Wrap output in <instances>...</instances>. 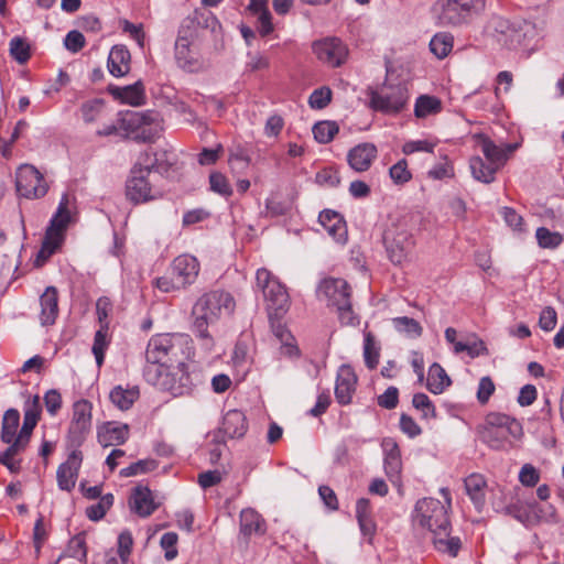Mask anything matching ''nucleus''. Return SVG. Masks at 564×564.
Masks as SVG:
<instances>
[{"instance_id":"1","label":"nucleus","mask_w":564,"mask_h":564,"mask_svg":"<svg viewBox=\"0 0 564 564\" xmlns=\"http://www.w3.org/2000/svg\"><path fill=\"white\" fill-rule=\"evenodd\" d=\"M194 356L193 341L184 334L158 335L148 345L143 376L150 384L175 397L191 390L187 361Z\"/></svg>"},{"instance_id":"2","label":"nucleus","mask_w":564,"mask_h":564,"mask_svg":"<svg viewBox=\"0 0 564 564\" xmlns=\"http://www.w3.org/2000/svg\"><path fill=\"white\" fill-rule=\"evenodd\" d=\"M441 494L444 502L424 498L416 503L414 522L433 534L434 546L440 552L456 556L460 549V541L458 538L449 536L451 523L447 512L452 506V499L448 489L442 488Z\"/></svg>"},{"instance_id":"3","label":"nucleus","mask_w":564,"mask_h":564,"mask_svg":"<svg viewBox=\"0 0 564 564\" xmlns=\"http://www.w3.org/2000/svg\"><path fill=\"white\" fill-rule=\"evenodd\" d=\"M235 307L234 297L225 291L206 293L196 301L192 310V328L205 341L207 348H212L214 345L208 326L223 317L230 316Z\"/></svg>"},{"instance_id":"4","label":"nucleus","mask_w":564,"mask_h":564,"mask_svg":"<svg viewBox=\"0 0 564 564\" xmlns=\"http://www.w3.org/2000/svg\"><path fill=\"white\" fill-rule=\"evenodd\" d=\"M76 220L75 197L64 194L61 198L56 213L53 215L45 231L42 247L39 250L34 265L40 268L61 248L65 240L68 226Z\"/></svg>"},{"instance_id":"5","label":"nucleus","mask_w":564,"mask_h":564,"mask_svg":"<svg viewBox=\"0 0 564 564\" xmlns=\"http://www.w3.org/2000/svg\"><path fill=\"white\" fill-rule=\"evenodd\" d=\"M480 438L491 448L502 449L513 440L522 435V426L519 421L502 413L487 414L485 422L478 426Z\"/></svg>"},{"instance_id":"6","label":"nucleus","mask_w":564,"mask_h":564,"mask_svg":"<svg viewBox=\"0 0 564 564\" xmlns=\"http://www.w3.org/2000/svg\"><path fill=\"white\" fill-rule=\"evenodd\" d=\"M317 297L327 306L335 307L343 325H355L358 322L351 307V290L340 278H325L317 288Z\"/></svg>"},{"instance_id":"7","label":"nucleus","mask_w":564,"mask_h":564,"mask_svg":"<svg viewBox=\"0 0 564 564\" xmlns=\"http://www.w3.org/2000/svg\"><path fill=\"white\" fill-rule=\"evenodd\" d=\"M163 120L155 111H127L120 119V128L137 140L151 142L163 130Z\"/></svg>"},{"instance_id":"8","label":"nucleus","mask_w":564,"mask_h":564,"mask_svg":"<svg viewBox=\"0 0 564 564\" xmlns=\"http://www.w3.org/2000/svg\"><path fill=\"white\" fill-rule=\"evenodd\" d=\"M256 283L267 301L270 317L282 316L289 308V294L285 288L264 268L257 271Z\"/></svg>"},{"instance_id":"9","label":"nucleus","mask_w":564,"mask_h":564,"mask_svg":"<svg viewBox=\"0 0 564 564\" xmlns=\"http://www.w3.org/2000/svg\"><path fill=\"white\" fill-rule=\"evenodd\" d=\"M384 245L390 260L395 264L408 261L414 240L404 224H392L384 232Z\"/></svg>"},{"instance_id":"10","label":"nucleus","mask_w":564,"mask_h":564,"mask_svg":"<svg viewBox=\"0 0 564 564\" xmlns=\"http://www.w3.org/2000/svg\"><path fill=\"white\" fill-rule=\"evenodd\" d=\"M369 106L371 109L384 115H398L401 112L409 100V93L405 86L397 85L384 87L381 90H371L369 93Z\"/></svg>"},{"instance_id":"11","label":"nucleus","mask_w":564,"mask_h":564,"mask_svg":"<svg viewBox=\"0 0 564 564\" xmlns=\"http://www.w3.org/2000/svg\"><path fill=\"white\" fill-rule=\"evenodd\" d=\"M15 187L18 194L28 199L41 198L48 191L43 174L32 164H22L17 169Z\"/></svg>"},{"instance_id":"12","label":"nucleus","mask_w":564,"mask_h":564,"mask_svg":"<svg viewBox=\"0 0 564 564\" xmlns=\"http://www.w3.org/2000/svg\"><path fill=\"white\" fill-rule=\"evenodd\" d=\"M149 176L150 172L147 169L139 164L133 167L126 185V196L133 204L148 203L162 196L161 192L153 187Z\"/></svg>"},{"instance_id":"13","label":"nucleus","mask_w":564,"mask_h":564,"mask_svg":"<svg viewBox=\"0 0 564 564\" xmlns=\"http://www.w3.org/2000/svg\"><path fill=\"white\" fill-rule=\"evenodd\" d=\"M175 59L184 69L196 70L200 67L198 50L195 45L194 32L182 29L175 42Z\"/></svg>"},{"instance_id":"14","label":"nucleus","mask_w":564,"mask_h":564,"mask_svg":"<svg viewBox=\"0 0 564 564\" xmlns=\"http://www.w3.org/2000/svg\"><path fill=\"white\" fill-rule=\"evenodd\" d=\"M433 17L440 26H459L470 21L473 14L453 0H436L432 7Z\"/></svg>"},{"instance_id":"15","label":"nucleus","mask_w":564,"mask_h":564,"mask_svg":"<svg viewBox=\"0 0 564 564\" xmlns=\"http://www.w3.org/2000/svg\"><path fill=\"white\" fill-rule=\"evenodd\" d=\"M315 56L329 67L340 66L347 58V46L336 37H326L314 42Z\"/></svg>"},{"instance_id":"16","label":"nucleus","mask_w":564,"mask_h":564,"mask_svg":"<svg viewBox=\"0 0 564 564\" xmlns=\"http://www.w3.org/2000/svg\"><path fill=\"white\" fill-rule=\"evenodd\" d=\"M91 426V404L87 401H78L74 404L73 419L69 425V440L79 446Z\"/></svg>"},{"instance_id":"17","label":"nucleus","mask_w":564,"mask_h":564,"mask_svg":"<svg viewBox=\"0 0 564 564\" xmlns=\"http://www.w3.org/2000/svg\"><path fill=\"white\" fill-rule=\"evenodd\" d=\"M248 431V423L245 414L239 410H229L223 417L219 430L215 433L220 436L219 442L226 440L241 438Z\"/></svg>"},{"instance_id":"18","label":"nucleus","mask_w":564,"mask_h":564,"mask_svg":"<svg viewBox=\"0 0 564 564\" xmlns=\"http://www.w3.org/2000/svg\"><path fill=\"white\" fill-rule=\"evenodd\" d=\"M82 462L83 453L74 449L67 460L58 466L56 479L59 489L70 491L75 487Z\"/></svg>"},{"instance_id":"19","label":"nucleus","mask_w":564,"mask_h":564,"mask_svg":"<svg viewBox=\"0 0 564 564\" xmlns=\"http://www.w3.org/2000/svg\"><path fill=\"white\" fill-rule=\"evenodd\" d=\"M377 156V147L370 142H362L348 151L347 162L354 171L361 173L370 169Z\"/></svg>"},{"instance_id":"20","label":"nucleus","mask_w":564,"mask_h":564,"mask_svg":"<svg viewBox=\"0 0 564 564\" xmlns=\"http://www.w3.org/2000/svg\"><path fill=\"white\" fill-rule=\"evenodd\" d=\"M171 269L178 280V284L185 289L187 285L195 282L199 273V263L197 259L189 254H182L176 257Z\"/></svg>"},{"instance_id":"21","label":"nucleus","mask_w":564,"mask_h":564,"mask_svg":"<svg viewBox=\"0 0 564 564\" xmlns=\"http://www.w3.org/2000/svg\"><path fill=\"white\" fill-rule=\"evenodd\" d=\"M357 376L350 366H341L338 370L335 395L337 401L343 404H349L355 393Z\"/></svg>"},{"instance_id":"22","label":"nucleus","mask_w":564,"mask_h":564,"mask_svg":"<svg viewBox=\"0 0 564 564\" xmlns=\"http://www.w3.org/2000/svg\"><path fill=\"white\" fill-rule=\"evenodd\" d=\"M129 437V426L123 423L105 422L97 430V438L101 446L108 447L123 444Z\"/></svg>"},{"instance_id":"23","label":"nucleus","mask_w":564,"mask_h":564,"mask_svg":"<svg viewBox=\"0 0 564 564\" xmlns=\"http://www.w3.org/2000/svg\"><path fill=\"white\" fill-rule=\"evenodd\" d=\"M150 173L152 170L160 172L167 171L169 167L176 164V154L167 149H158L155 152H145L138 163Z\"/></svg>"},{"instance_id":"24","label":"nucleus","mask_w":564,"mask_h":564,"mask_svg":"<svg viewBox=\"0 0 564 564\" xmlns=\"http://www.w3.org/2000/svg\"><path fill=\"white\" fill-rule=\"evenodd\" d=\"M532 29L530 23H523L520 26L501 24L498 42L508 48L516 50L525 45V37Z\"/></svg>"},{"instance_id":"25","label":"nucleus","mask_w":564,"mask_h":564,"mask_svg":"<svg viewBox=\"0 0 564 564\" xmlns=\"http://www.w3.org/2000/svg\"><path fill=\"white\" fill-rule=\"evenodd\" d=\"M40 321L43 326L53 325L58 315V292L48 286L40 297Z\"/></svg>"},{"instance_id":"26","label":"nucleus","mask_w":564,"mask_h":564,"mask_svg":"<svg viewBox=\"0 0 564 564\" xmlns=\"http://www.w3.org/2000/svg\"><path fill=\"white\" fill-rule=\"evenodd\" d=\"M318 221L335 241H346V224L338 213L333 210H324L319 214Z\"/></svg>"},{"instance_id":"27","label":"nucleus","mask_w":564,"mask_h":564,"mask_svg":"<svg viewBox=\"0 0 564 564\" xmlns=\"http://www.w3.org/2000/svg\"><path fill=\"white\" fill-rule=\"evenodd\" d=\"M476 145L485 155L487 161L499 170L507 161V152L505 149L496 145L489 138L478 134L475 137Z\"/></svg>"},{"instance_id":"28","label":"nucleus","mask_w":564,"mask_h":564,"mask_svg":"<svg viewBox=\"0 0 564 564\" xmlns=\"http://www.w3.org/2000/svg\"><path fill=\"white\" fill-rule=\"evenodd\" d=\"M130 52L122 45H116L108 56V69L116 77L124 76L130 70Z\"/></svg>"},{"instance_id":"29","label":"nucleus","mask_w":564,"mask_h":564,"mask_svg":"<svg viewBox=\"0 0 564 564\" xmlns=\"http://www.w3.org/2000/svg\"><path fill=\"white\" fill-rule=\"evenodd\" d=\"M130 507L140 517L150 516L156 509L151 490L148 487H137L130 497Z\"/></svg>"},{"instance_id":"30","label":"nucleus","mask_w":564,"mask_h":564,"mask_svg":"<svg viewBox=\"0 0 564 564\" xmlns=\"http://www.w3.org/2000/svg\"><path fill=\"white\" fill-rule=\"evenodd\" d=\"M465 490L476 508L480 509L485 505V497L488 485L485 477L480 474H471L464 480Z\"/></svg>"},{"instance_id":"31","label":"nucleus","mask_w":564,"mask_h":564,"mask_svg":"<svg viewBox=\"0 0 564 564\" xmlns=\"http://www.w3.org/2000/svg\"><path fill=\"white\" fill-rule=\"evenodd\" d=\"M138 387L116 386L109 393L111 403L121 411L129 410L139 399Z\"/></svg>"},{"instance_id":"32","label":"nucleus","mask_w":564,"mask_h":564,"mask_svg":"<svg viewBox=\"0 0 564 564\" xmlns=\"http://www.w3.org/2000/svg\"><path fill=\"white\" fill-rule=\"evenodd\" d=\"M386 448V458H384V468L387 476L390 478L392 482H397L399 480V475L402 468L401 456L398 445L392 441H387L384 443Z\"/></svg>"},{"instance_id":"33","label":"nucleus","mask_w":564,"mask_h":564,"mask_svg":"<svg viewBox=\"0 0 564 564\" xmlns=\"http://www.w3.org/2000/svg\"><path fill=\"white\" fill-rule=\"evenodd\" d=\"M451 383L452 380L444 368L440 364L434 362L429 369L426 388L434 394H441Z\"/></svg>"},{"instance_id":"34","label":"nucleus","mask_w":564,"mask_h":564,"mask_svg":"<svg viewBox=\"0 0 564 564\" xmlns=\"http://www.w3.org/2000/svg\"><path fill=\"white\" fill-rule=\"evenodd\" d=\"M240 531L245 535L262 534L265 531L264 520L253 509H245L240 513Z\"/></svg>"},{"instance_id":"35","label":"nucleus","mask_w":564,"mask_h":564,"mask_svg":"<svg viewBox=\"0 0 564 564\" xmlns=\"http://www.w3.org/2000/svg\"><path fill=\"white\" fill-rule=\"evenodd\" d=\"M20 423V413L15 409L8 410L2 420V429H1V440L3 443L13 444L18 434V427Z\"/></svg>"},{"instance_id":"36","label":"nucleus","mask_w":564,"mask_h":564,"mask_svg":"<svg viewBox=\"0 0 564 564\" xmlns=\"http://www.w3.org/2000/svg\"><path fill=\"white\" fill-rule=\"evenodd\" d=\"M469 167L473 176L477 181L487 184L495 180V174L498 171L495 165H491L489 162L485 163L484 160L479 156H474L470 159Z\"/></svg>"},{"instance_id":"37","label":"nucleus","mask_w":564,"mask_h":564,"mask_svg":"<svg viewBox=\"0 0 564 564\" xmlns=\"http://www.w3.org/2000/svg\"><path fill=\"white\" fill-rule=\"evenodd\" d=\"M442 110V102L438 98L422 95L415 101L414 115L419 119L426 118L432 115H436Z\"/></svg>"},{"instance_id":"38","label":"nucleus","mask_w":564,"mask_h":564,"mask_svg":"<svg viewBox=\"0 0 564 564\" xmlns=\"http://www.w3.org/2000/svg\"><path fill=\"white\" fill-rule=\"evenodd\" d=\"M508 513L525 525H533L540 521L539 510L535 505L511 506Z\"/></svg>"},{"instance_id":"39","label":"nucleus","mask_w":564,"mask_h":564,"mask_svg":"<svg viewBox=\"0 0 564 564\" xmlns=\"http://www.w3.org/2000/svg\"><path fill=\"white\" fill-rule=\"evenodd\" d=\"M115 95L123 102H127L131 106H139L143 102L144 99L143 85L138 82L123 88H117L115 90Z\"/></svg>"},{"instance_id":"40","label":"nucleus","mask_w":564,"mask_h":564,"mask_svg":"<svg viewBox=\"0 0 564 564\" xmlns=\"http://www.w3.org/2000/svg\"><path fill=\"white\" fill-rule=\"evenodd\" d=\"M339 127L335 121H319L313 127L314 139L318 143H329L338 133Z\"/></svg>"},{"instance_id":"41","label":"nucleus","mask_w":564,"mask_h":564,"mask_svg":"<svg viewBox=\"0 0 564 564\" xmlns=\"http://www.w3.org/2000/svg\"><path fill=\"white\" fill-rule=\"evenodd\" d=\"M431 52L438 58L446 57L453 48V36L448 33H438L430 42Z\"/></svg>"},{"instance_id":"42","label":"nucleus","mask_w":564,"mask_h":564,"mask_svg":"<svg viewBox=\"0 0 564 564\" xmlns=\"http://www.w3.org/2000/svg\"><path fill=\"white\" fill-rule=\"evenodd\" d=\"M380 348L376 343L375 336L368 332L365 334L364 358L369 369H375L379 364Z\"/></svg>"},{"instance_id":"43","label":"nucleus","mask_w":564,"mask_h":564,"mask_svg":"<svg viewBox=\"0 0 564 564\" xmlns=\"http://www.w3.org/2000/svg\"><path fill=\"white\" fill-rule=\"evenodd\" d=\"M535 238L538 245L543 249H555L564 241L562 234L551 231L545 227L536 229Z\"/></svg>"},{"instance_id":"44","label":"nucleus","mask_w":564,"mask_h":564,"mask_svg":"<svg viewBox=\"0 0 564 564\" xmlns=\"http://www.w3.org/2000/svg\"><path fill=\"white\" fill-rule=\"evenodd\" d=\"M437 144L438 141L436 139L410 140L403 144L402 152L406 155L415 152L432 153Z\"/></svg>"},{"instance_id":"45","label":"nucleus","mask_w":564,"mask_h":564,"mask_svg":"<svg viewBox=\"0 0 564 564\" xmlns=\"http://www.w3.org/2000/svg\"><path fill=\"white\" fill-rule=\"evenodd\" d=\"M107 327L106 325H101L100 329H98L95 334L94 345H93V354L96 358L97 365L100 367L104 362L105 351L108 347L107 340Z\"/></svg>"},{"instance_id":"46","label":"nucleus","mask_w":564,"mask_h":564,"mask_svg":"<svg viewBox=\"0 0 564 564\" xmlns=\"http://www.w3.org/2000/svg\"><path fill=\"white\" fill-rule=\"evenodd\" d=\"M25 447L18 444H11L1 455L0 463L3 464L11 473L20 470V460L14 459L15 456L21 454Z\"/></svg>"},{"instance_id":"47","label":"nucleus","mask_w":564,"mask_h":564,"mask_svg":"<svg viewBox=\"0 0 564 564\" xmlns=\"http://www.w3.org/2000/svg\"><path fill=\"white\" fill-rule=\"evenodd\" d=\"M113 503V496L111 494H107L100 498V500L90 507L87 508L86 514L90 520L97 521L100 520L106 512L110 509Z\"/></svg>"},{"instance_id":"48","label":"nucleus","mask_w":564,"mask_h":564,"mask_svg":"<svg viewBox=\"0 0 564 564\" xmlns=\"http://www.w3.org/2000/svg\"><path fill=\"white\" fill-rule=\"evenodd\" d=\"M210 189L221 196L229 197L232 194L228 178L220 172H212L209 175Z\"/></svg>"},{"instance_id":"49","label":"nucleus","mask_w":564,"mask_h":564,"mask_svg":"<svg viewBox=\"0 0 564 564\" xmlns=\"http://www.w3.org/2000/svg\"><path fill=\"white\" fill-rule=\"evenodd\" d=\"M158 464L153 459H142L120 470L122 477H131L154 470Z\"/></svg>"},{"instance_id":"50","label":"nucleus","mask_w":564,"mask_h":564,"mask_svg":"<svg viewBox=\"0 0 564 564\" xmlns=\"http://www.w3.org/2000/svg\"><path fill=\"white\" fill-rule=\"evenodd\" d=\"M496 391V384L489 376L481 377L477 387V401L485 405Z\"/></svg>"},{"instance_id":"51","label":"nucleus","mask_w":564,"mask_h":564,"mask_svg":"<svg viewBox=\"0 0 564 564\" xmlns=\"http://www.w3.org/2000/svg\"><path fill=\"white\" fill-rule=\"evenodd\" d=\"M10 53L20 64H24L30 58V45L21 37H14L10 42Z\"/></svg>"},{"instance_id":"52","label":"nucleus","mask_w":564,"mask_h":564,"mask_svg":"<svg viewBox=\"0 0 564 564\" xmlns=\"http://www.w3.org/2000/svg\"><path fill=\"white\" fill-rule=\"evenodd\" d=\"M394 327L412 337H419L422 334L421 325L410 317H397L393 319Z\"/></svg>"},{"instance_id":"53","label":"nucleus","mask_w":564,"mask_h":564,"mask_svg":"<svg viewBox=\"0 0 564 564\" xmlns=\"http://www.w3.org/2000/svg\"><path fill=\"white\" fill-rule=\"evenodd\" d=\"M67 554L68 556L76 558L78 561H86L87 550L85 538L83 535L78 534L69 540L67 546Z\"/></svg>"},{"instance_id":"54","label":"nucleus","mask_w":564,"mask_h":564,"mask_svg":"<svg viewBox=\"0 0 564 564\" xmlns=\"http://www.w3.org/2000/svg\"><path fill=\"white\" fill-rule=\"evenodd\" d=\"M442 159L443 162L430 170L429 175L434 180L453 178L455 176L453 162L447 155H444Z\"/></svg>"},{"instance_id":"55","label":"nucleus","mask_w":564,"mask_h":564,"mask_svg":"<svg viewBox=\"0 0 564 564\" xmlns=\"http://www.w3.org/2000/svg\"><path fill=\"white\" fill-rule=\"evenodd\" d=\"M154 286L165 293L184 289L182 284H178V280L176 279L171 268L166 274L155 279Z\"/></svg>"},{"instance_id":"56","label":"nucleus","mask_w":564,"mask_h":564,"mask_svg":"<svg viewBox=\"0 0 564 564\" xmlns=\"http://www.w3.org/2000/svg\"><path fill=\"white\" fill-rule=\"evenodd\" d=\"M519 481L522 486L534 487L540 481V471L532 464H524L519 471Z\"/></svg>"},{"instance_id":"57","label":"nucleus","mask_w":564,"mask_h":564,"mask_svg":"<svg viewBox=\"0 0 564 564\" xmlns=\"http://www.w3.org/2000/svg\"><path fill=\"white\" fill-rule=\"evenodd\" d=\"M178 536L174 532H166L162 535L160 544L161 547L165 551V558L167 561H172L177 556V544Z\"/></svg>"},{"instance_id":"58","label":"nucleus","mask_w":564,"mask_h":564,"mask_svg":"<svg viewBox=\"0 0 564 564\" xmlns=\"http://www.w3.org/2000/svg\"><path fill=\"white\" fill-rule=\"evenodd\" d=\"M412 404L416 410L422 411L424 417H435V406L430 398L424 393H416L413 395Z\"/></svg>"},{"instance_id":"59","label":"nucleus","mask_w":564,"mask_h":564,"mask_svg":"<svg viewBox=\"0 0 564 564\" xmlns=\"http://www.w3.org/2000/svg\"><path fill=\"white\" fill-rule=\"evenodd\" d=\"M332 99V90L328 87H322L312 93L308 102L314 109L325 108Z\"/></svg>"},{"instance_id":"60","label":"nucleus","mask_w":564,"mask_h":564,"mask_svg":"<svg viewBox=\"0 0 564 564\" xmlns=\"http://www.w3.org/2000/svg\"><path fill=\"white\" fill-rule=\"evenodd\" d=\"M36 424H37V421L33 420V417L24 416L23 425H22L20 432L18 433V436L13 443L26 448V446L29 445L32 432H33L34 427L36 426Z\"/></svg>"},{"instance_id":"61","label":"nucleus","mask_w":564,"mask_h":564,"mask_svg":"<svg viewBox=\"0 0 564 564\" xmlns=\"http://www.w3.org/2000/svg\"><path fill=\"white\" fill-rule=\"evenodd\" d=\"M133 540L129 532H122L118 538V555L122 564H127L132 551Z\"/></svg>"},{"instance_id":"62","label":"nucleus","mask_w":564,"mask_h":564,"mask_svg":"<svg viewBox=\"0 0 564 564\" xmlns=\"http://www.w3.org/2000/svg\"><path fill=\"white\" fill-rule=\"evenodd\" d=\"M390 176L398 184L406 183L411 178L406 161L401 160L392 165L390 167Z\"/></svg>"},{"instance_id":"63","label":"nucleus","mask_w":564,"mask_h":564,"mask_svg":"<svg viewBox=\"0 0 564 564\" xmlns=\"http://www.w3.org/2000/svg\"><path fill=\"white\" fill-rule=\"evenodd\" d=\"M557 322V315L553 307L546 306L542 310L539 317V326L545 330L550 332L554 329Z\"/></svg>"},{"instance_id":"64","label":"nucleus","mask_w":564,"mask_h":564,"mask_svg":"<svg viewBox=\"0 0 564 564\" xmlns=\"http://www.w3.org/2000/svg\"><path fill=\"white\" fill-rule=\"evenodd\" d=\"M83 117L86 122H93L102 112V102L100 100H94L87 102L82 108Z\"/></svg>"}]
</instances>
